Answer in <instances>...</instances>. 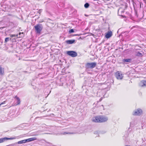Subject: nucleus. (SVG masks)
Wrapping results in <instances>:
<instances>
[{
	"label": "nucleus",
	"instance_id": "5701e85b",
	"mask_svg": "<svg viewBox=\"0 0 146 146\" xmlns=\"http://www.w3.org/2000/svg\"><path fill=\"white\" fill-rule=\"evenodd\" d=\"M91 35L93 36H94V35L92 33H91Z\"/></svg>",
	"mask_w": 146,
	"mask_h": 146
},
{
	"label": "nucleus",
	"instance_id": "20e7f679",
	"mask_svg": "<svg viewBox=\"0 0 146 146\" xmlns=\"http://www.w3.org/2000/svg\"><path fill=\"white\" fill-rule=\"evenodd\" d=\"M97 65L96 63L95 62L92 63H87L86 64V67L88 68H92L96 67Z\"/></svg>",
	"mask_w": 146,
	"mask_h": 146
},
{
	"label": "nucleus",
	"instance_id": "aec40b11",
	"mask_svg": "<svg viewBox=\"0 0 146 146\" xmlns=\"http://www.w3.org/2000/svg\"><path fill=\"white\" fill-rule=\"evenodd\" d=\"M11 38H13V37L17 36L18 37V35H11L10 36Z\"/></svg>",
	"mask_w": 146,
	"mask_h": 146
},
{
	"label": "nucleus",
	"instance_id": "0eeeda50",
	"mask_svg": "<svg viewBox=\"0 0 146 146\" xmlns=\"http://www.w3.org/2000/svg\"><path fill=\"white\" fill-rule=\"evenodd\" d=\"M142 113V111L141 110L138 109L137 111L134 112L133 115H140Z\"/></svg>",
	"mask_w": 146,
	"mask_h": 146
},
{
	"label": "nucleus",
	"instance_id": "9d476101",
	"mask_svg": "<svg viewBox=\"0 0 146 146\" xmlns=\"http://www.w3.org/2000/svg\"><path fill=\"white\" fill-rule=\"evenodd\" d=\"M37 139V138L36 137H32L28 139H26V142H29L31 141H34L35 140H36Z\"/></svg>",
	"mask_w": 146,
	"mask_h": 146
},
{
	"label": "nucleus",
	"instance_id": "f8f14e48",
	"mask_svg": "<svg viewBox=\"0 0 146 146\" xmlns=\"http://www.w3.org/2000/svg\"><path fill=\"white\" fill-rule=\"evenodd\" d=\"M4 73V69L0 66V74L3 75Z\"/></svg>",
	"mask_w": 146,
	"mask_h": 146
},
{
	"label": "nucleus",
	"instance_id": "423d86ee",
	"mask_svg": "<svg viewBox=\"0 0 146 146\" xmlns=\"http://www.w3.org/2000/svg\"><path fill=\"white\" fill-rule=\"evenodd\" d=\"M16 139V138L15 137H12L10 138L5 137L3 138H0V143H3L6 140L14 139Z\"/></svg>",
	"mask_w": 146,
	"mask_h": 146
},
{
	"label": "nucleus",
	"instance_id": "a878e982",
	"mask_svg": "<svg viewBox=\"0 0 146 146\" xmlns=\"http://www.w3.org/2000/svg\"><path fill=\"white\" fill-rule=\"evenodd\" d=\"M1 104H0V106H1Z\"/></svg>",
	"mask_w": 146,
	"mask_h": 146
},
{
	"label": "nucleus",
	"instance_id": "f03ea898",
	"mask_svg": "<svg viewBox=\"0 0 146 146\" xmlns=\"http://www.w3.org/2000/svg\"><path fill=\"white\" fill-rule=\"evenodd\" d=\"M34 28L37 33L39 34L41 33V32L42 29V27L41 24H38L34 26Z\"/></svg>",
	"mask_w": 146,
	"mask_h": 146
},
{
	"label": "nucleus",
	"instance_id": "412c9836",
	"mask_svg": "<svg viewBox=\"0 0 146 146\" xmlns=\"http://www.w3.org/2000/svg\"><path fill=\"white\" fill-rule=\"evenodd\" d=\"M73 32H74V31L73 29H71L69 31V33H71Z\"/></svg>",
	"mask_w": 146,
	"mask_h": 146
},
{
	"label": "nucleus",
	"instance_id": "f3484780",
	"mask_svg": "<svg viewBox=\"0 0 146 146\" xmlns=\"http://www.w3.org/2000/svg\"><path fill=\"white\" fill-rule=\"evenodd\" d=\"M19 35H20V36L18 37V38L20 37H23L24 36V34L23 33H19Z\"/></svg>",
	"mask_w": 146,
	"mask_h": 146
},
{
	"label": "nucleus",
	"instance_id": "4468645a",
	"mask_svg": "<svg viewBox=\"0 0 146 146\" xmlns=\"http://www.w3.org/2000/svg\"><path fill=\"white\" fill-rule=\"evenodd\" d=\"M26 139L22 140L21 141H19L18 142V143L19 144H22L23 143H25L26 142Z\"/></svg>",
	"mask_w": 146,
	"mask_h": 146
},
{
	"label": "nucleus",
	"instance_id": "1a4fd4ad",
	"mask_svg": "<svg viewBox=\"0 0 146 146\" xmlns=\"http://www.w3.org/2000/svg\"><path fill=\"white\" fill-rule=\"evenodd\" d=\"M140 85L142 87L146 86V80H142L141 81L140 83Z\"/></svg>",
	"mask_w": 146,
	"mask_h": 146
},
{
	"label": "nucleus",
	"instance_id": "4be33fe9",
	"mask_svg": "<svg viewBox=\"0 0 146 146\" xmlns=\"http://www.w3.org/2000/svg\"><path fill=\"white\" fill-rule=\"evenodd\" d=\"M6 101H4L3 102H2L1 104V105H2V104H5V102H6Z\"/></svg>",
	"mask_w": 146,
	"mask_h": 146
},
{
	"label": "nucleus",
	"instance_id": "7ed1b4c3",
	"mask_svg": "<svg viewBox=\"0 0 146 146\" xmlns=\"http://www.w3.org/2000/svg\"><path fill=\"white\" fill-rule=\"evenodd\" d=\"M121 71H117L115 73V76L116 78L119 80H121L123 78V76Z\"/></svg>",
	"mask_w": 146,
	"mask_h": 146
},
{
	"label": "nucleus",
	"instance_id": "2eb2a0df",
	"mask_svg": "<svg viewBox=\"0 0 146 146\" xmlns=\"http://www.w3.org/2000/svg\"><path fill=\"white\" fill-rule=\"evenodd\" d=\"M136 56L139 57H142L143 56V55L141 53L139 52H137L136 53Z\"/></svg>",
	"mask_w": 146,
	"mask_h": 146
},
{
	"label": "nucleus",
	"instance_id": "dca6fc26",
	"mask_svg": "<svg viewBox=\"0 0 146 146\" xmlns=\"http://www.w3.org/2000/svg\"><path fill=\"white\" fill-rule=\"evenodd\" d=\"M131 59H124L123 60V61L124 62H129L131 61Z\"/></svg>",
	"mask_w": 146,
	"mask_h": 146
},
{
	"label": "nucleus",
	"instance_id": "6ab92c4d",
	"mask_svg": "<svg viewBox=\"0 0 146 146\" xmlns=\"http://www.w3.org/2000/svg\"><path fill=\"white\" fill-rule=\"evenodd\" d=\"M9 38L6 37L5 38V43H6L9 40Z\"/></svg>",
	"mask_w": 146,
	"mask_h": 146
},
{
	"label": "nucleus",
	"instance_id": "b1692460",
	"mask_svg": "<svg viewBox=\"0 0 146 146\" xmlns=\"http://www.w3.org/2000/svg\"><path fill=\"white\" fill-rule=\"evenodd\" d=\"M122 17H123V18H125V16H122Z\"/></svg>",
	"mask_w": 146,
	"mask_h": 146
},
{
	"label": "nucleus",
	"instance_id": "9b49d317",
	"mask_svg": "<svg viewBox=\"0 0 146 146\" xmlns=\"http://www.w3.org/2000/svg\"><path fill=\"white\" fill-rule=\"evenodd\" d=\"M14 98L17 101V104L16 105H20L21 103L20 100V98L17 96H15Z\"/></svg>",
	"mask_w": 146,
	"mask_h": 146
},
{
	"label": "nucleus",
	"instance_id": "a211bd4d",
	"mask_svg": "<svg viewBox=\"0 0 146 146\" xmlns=\"http://www.w3.org/2000/svg\"><path fill=\"white\" fill-rule=\"evenodd\" d=\"M89 4L88 3H86L85 4L84 6L85 8H87L89 7Z\"/></svg>",
	"mask_w": 146,
	"mask_h": 146
},
{
	"label": "nucleus",
	"instance_id": "ddd939ff",
	"mask_svg": "<svg viewBox=\"0 0 146 146\" xmlns=\"http://www.w3.org/2000/svg\"><path fill=\"white\" fill-rule=\"evenodd\" d=\"M75 40H67L66 41L67 43L68 44H72L74 42Z\"/></svg>",
	"mask_w": 146,
	"mask_h": 146
},
{
	"label": "nucleus",
	"instance_id": "f257e3e1",
	"mask_svg": "<svg viewBox=\"0 0 146 146\" xmlns=\"http://www.w3.org/2000/svg\"><path fill=\"white\" fill-rule=\"evenodd\" d=\"M108 120L107 117L103 115H98L93 117L92 121L95 123H103L106 122Z\"/></svg>",
	"mask_w": 146,
	"mask_h": 146
},
{
	"label": "nucleus",
	"instance_id": "6e6552de",
	"mask_svg": "<svg viewBox=\"0 0 146 146\" xmlns=\"http://www.w3.org/2000/svg\"><path fill=\"white\" fill-rule=\"evenodd\" d=\"M112 35V33L111 31H108L107 33L105 35V37L107 38H108L110 37Z\"/></svg>",
	"mask_w": 146,
	"mask_h": 146
},
{
	"label": "nucleus",
	"instance_id": "39448f33",
	"mask_svg": "<svg viewBox=\"0 0 146 146\" xmlns=\"http://www.w3.org/2000/svg\"><path fill=\"white\" fill-rule=\"evenodd\" d=\"M67 54L72 57H75L77 55V53L73 51H68L67 52Z\"/></svg>",
	"mask_w": 146,
	"mask_h": 146
},
{
	"label": "nucleus",
	"instance_id": "393cba45",
	"mask_svg": "<svg viewBox=\"0 0 146 146\" xmlns=\"http://www.w3.org/2000/svg\"><path fill=\"white\" fill-rule=\"evenodd\" d=\"M43 22V21H42L41 22H39V23H41V22Z\"/></svg>",
	"mask_w": 146,
	"mask_h": 146
}]
</instances>
